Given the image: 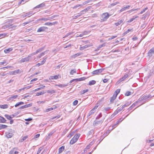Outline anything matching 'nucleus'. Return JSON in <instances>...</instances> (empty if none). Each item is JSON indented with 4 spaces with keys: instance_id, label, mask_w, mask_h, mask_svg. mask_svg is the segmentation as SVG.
<instances>
[{
    "instance_id": "49530a36",
    "label": "nucleus",
    "mask_w": 154,
    "mask_h": 154,
    "mask_svg": "<svg viewBox=\"0 0 154 154\" xmlns=\"http://www.w3.org/2000/svg\"><path fill=\"white\" fill-rule=\"evenodd\" d=\"M132 94V93L130 91H127L125 94V95L126 96H129Z\"/></svg>"
},
{
    "instance_id": "de8ad7c7",
    "label": "nucleus",
    "mask_w": 154,
    "mask_h": 154,
    "mask_svg": "<svg viewBox=\"0 0 154 154\" xmlns=\"http://www.w3.org/2000/svg\"><path fill=\"white\" fill-rule=\"evenodd\" d=\"M67 86V85H62V84H59L58 85V86L60 87L63 88L64 87Z\"/></svg>"
},
{
    "instance_id": "5fc2aeb1",
    "label": "nucleus",
    "mask_w": 154,
    "mask_h": 154,
    "mask_svg": "<svg viewBox=\"0 0 154 154\" xmlns=\"http://www.w3.org/2000/svg\"><path fill=\"white\" fill-rule=\"evenodd\" d=\"M74 134V133L71 132L70 133L68 136L67 137L71 138Z\"/></svg>"
},
{
    "instance_id": "dca6fc26",
    "label": "nucleus",
    "mask_w": 154,
    "mask_h": 154,
    "mask_svg": "<svg viewBox=\"0 0 154 154\" xmlns=\"http://www.w3.org/2000/svg\"><path fill=\"white\" fill-rule=\"evenodd\" d=\"M45 6V4L44 3H42L41 4H39V5L36 6L34 8V9H36L37 8H42L44 7Z\"/></svg>"
},
{
    "instance_id": "f257e3e1",
    "label": "nucleus",
    "mask_w": 154,
    "mask_h": 154,
    "mask_svg": "<svg viewBox=\"0 0 154 154\" xmlns=\"http://www.w3.org/2000/svg\"><path fill=\"white\" fill-rule=\"evenodd\" d=\"M147 95H145L140 97L137 101L133 103L131 106H135L137 105L138 106H141L145 102V100L148 98Z\"/></svg>"
},
{
    "instance_id": "052dcab7",
    "label": "nucleus",
    "mask_w": 154,
    "mask_h": 154,
    "mask_svg": "<svg viewBox=\"0 0 154 154\" xmlns=\"http://www.w3.org/2000/svg\"><path fill=\"white\" fill-rule=\"evenodd\" d=\"M90 145H91V144H90L89 145H87V146L86 147L84 151H85V150H87V149H89L90 148V146H91Z\"/></svg>"
},
{
    "instance_id": "58836bf2",
    "label": "nucleus",
    "mask_w": 154,
    "mask_h": 154,
    "mask_svg": "<svg viewBox=\"0 0 154 154\" xmlns=\"http://www.w3.org/2000/svg\"><path fill=\"white\" fill-rule=\"evenodd\" d=\"M110 109V108L109 107H105L102 110L104 112H106L108 111Z\"/></svg>"
},
{
    "instance_id": "79ce46f5",
    "label": "nucleus",
    "mask_w": 154,
    "mask_h": 154,
    "mask_svg": "<svg viewBox=\"0 0 154 154\" xmlns=\"http://www.w3.org/2000/svg\"><path fill=\"white\" fill-rule=\"evenodd\" d=\"M80 55V54L79 53H77L75 54L72 56V57L73 58H75L77 56H79Z\"/></svg>"
},
{
    "instance_id": "13d9d810",
    "label": "nucleus",
    "mask_w": 154,
    "mask_h": 154,
    "mask_svg": "<svg viewBox=\"0 0 154 154\" xmlns=\"http://www.w3.org/2000/svg\"><path fill=\"white\" fill-rule=\"evenodd\" d=\"M148 9V8H145V9H143L142 11H141L140 13V14H143V13L145 11Z\"/></svg>"
},
{
    "instance_id": "a211bd4d",
    "label": "nucleus",
    "mask_w": 154,
    "mask_h": 154,
    "mask_svg": "<svg viewBox=\"0 0 154 154\" xmlns=\"http://www.w3.org/2000/svg\"><path fill=\"white\" fill-rule=\"evenodd\" d=\"M89 9V8L88 7L80 11V13L81 14V15H82V14L85 13L86 12L88 11Z\"/></svg>"
},
{
    "instance_id": "bb28decb",
    "label": "nucleus",
    "mask_w": 154,
    "mask_h": 154,
    "mask_svg": "<svg viewBox=\"0 0 154 154\" xmlns=\"http://www.w3.org/2000/svg\"><path fill=\"white\" fill-rule=\"evenodd\" d=\"M12 49L11 48H8L4 50V51L5 53H8L11 51Z\"/></svg>"
},
{
    "instance_id": "423d86ee",
    "label": "nucleus",
    "mask_w": 154,
    "mask_h": 154,
    "mask_svg": "<svg viewBox=\"0 0 154 154\" xmlns=\"http://www.w3.org/2000/svg\"><path fill=\"white\" fill-rule=\"evenodd\" d=\"M104 69H100L94 71L92 73L93 75H95L98 74L102 72L104 70Z\"/></svg>"
},
{
    "instance_id": "774afa93",
    "label": "nucleus",
    "mask_w": 154,
    "mask_h": 154,
    "mask_svg": "<svg viewBox=\"0 0 154 154\" xmlns=\"http://www.w3.org/2000/svg\"><path fill=\"white\" fill-rule=\"evenodd\" d=\"M7 74L5 73V72H3L2 73H0V75H1L2 76H4L6 75Z\"/></svg>"
},
{
    "instance_id": "5701e85b",
    "label": "nucleus",
    "mask_w": 154,
    "mask_h": 154,
    "mask_svg": "<svg viewBox=\"0 0 154 154\" xmlns=\"http://www.w3.org/2000/svg\"><path fill=\"white\" fill-rule=\"evenodd\" d=\"M6 120L3 117L0 116V123H4L5 122Z\"/></svg>"
},
{
    "instance_id": "0e129e2a",
    "label": "nucleus",
    "mask_w": 154,
    "mask_h": 154,
    "mask_svg": "<svg viewBox=\"0 0 154 154\" xmlns=\"http://www.w3.org/2000/svg\"><path fill=\"white\" fill-rule=\"evenodd\" d=\"M60 117V116H55L52 117V118H51V120H52L54 119H58V118H59Z\"/></svg>"
},
{
    "instance_id": "c9c22d12",
    "label": "nucleus",
    "mask_w": 154,
    "mask_h": 154,
    "mask_svg": "<svg viewBox=\"0 0 154 154\" xmlns=\"http://www.w3.org/2000/svg\"><path fill=\"white\" fill-rule=\"evenodd\" d=\"M57 16H58V15H54L51 17H48V19H49V20H51L54 19L55 17H57Z\"/></svg>"
},
{
    "instance_id": "e433bc0d",
    "label": "nucleus",
    "mask_w": 154,
    "mask_h": 154,
    "mask_svg": "<svg viewBox=\"0 0 154 154\" xmlns=\"http://www.w3.org/2000/svg\"><path fill=\"white\" fill-rule=\"evenodd\" d=\"M47 58L48 57H47L44 58V60L41 62V63H40V64L43 65V64H44Z\"/></svg>"
},
{
    "instance_id": "f704fd0d",
    "label": "nucleus",
    "mask_w": 154,
    "mask_h": 154,
    "mask_svg": "<svg viewBox=\"0 0 154 154\" xmlns=\"http://www.w3.org/2000/svg\"><path fill=\"white\" fill-rule=\"evenodd\" d=\"M24 104V103L22 102H20L16 104L14 106H19L20 105H23Z\"/></svg>"
},
{
    "instance_id": "0eeeda50",
    "label": "nucleus",
    "mask_w": 154,
    "mask_h": 154,
    "mask_svg": "<svg viewBox=\"0 0 154 154\" xmlns=\"http://www.w3.org/2000/svg\"><path fill=\"white\" fill-rule=\"evenodd\" d=\"M123 108V106H122L120 108H118L114 112V113L112 114L111 117L112 118L114 117L119 112H120Z\"/></svg>"
},
{
    "instance_id": "a878e982",
    "label": "nucleus",
    "mask_w": 154,
    "mask_h": 154,
    "mask_svg": "<svg viewBox=\"0 0 154 154\" xmlns=\"http://www.w3.org/2000/svg\"><path fill=\"white\" fill-rule=\"evenodd\" d=\"M116 97L113 95V96L111 97L110 100V102L111 103H112L114 101V100L116 99Z\"/></svg>"
},
{
    "instance_id": "680f3d73",
    "label": "nucleus",
    "mask_w": 154,
    "mask_h": 154,
    "mask_svg": "<svg viewBox=\"0 0 154 154\" xmlns=\"http://www.w3.org/2000/svg\"><path fill=\"white\" fill-rule=\"evenodd\" d=\"M78 103V101L77 100H75L73 103V105H76Z\"/></svg>"
},
{
    "instance_id": "4c0bfd02",
    "label": "nucleus",
    "mask_w": 154,
    "mask_h": 154,
    "mask_svg": "<svg viewBox=\"0 0 154 154\" xmlns=\"http://www.w3.org/2000/svg\"><path fill=\"white\" fill-rule=\"evenodd\" d=\"M5 116L8 120H10L11 119V116L8 115L6 114L5 115Z\"/></svg>"
},
{
    "instance_id": "6e6d98bb",
    "label": "nucleus",
    "mask_w": 154,
    "mask_h": 154,
    "mask_svg": "<svg viewBox=\"0 0 154 154\" xmlns=\"http://www.w3.org/2000/svg\"><path fill=\"white\" fill-rule=\"evenodd\" d=\"M6 34H0V37L3 38L5 37L6 35Z\"/></svg>"
},
{
    "instance_id": "c85d7f7f",
    "label": "nucleus",
    "mask_w": 154,
    "mask_h": 154,
    "mask_svg": "<svg viewBox=\"0 0 154 154\" xmlns=\"http://www.w3.org/2000/svg\"><path fill=\"white\" fill-rule=\"evenodd\" d=\"M120 89H117L113 95L117 97L118 94L120 92Z\"/></svg>"
},
{
    "instance_id": "c03bdc74",
    "label": "nucleus",
    "mask_w": 154,
    "mask_h": 154,
    "mask_svg": "<svg viewBox=\"0 0 154 154\" xmlns=\"http://www.w3.org/2000/svg\"><path fill=\"white\" fill-rule=\"evenodd\" d=\"M76 73V71L75 69L72 70L70 72V73L71 75H73L74 73Z\"/></svg>"
},
{
    "instance_id": "412c9836",
    "label": "nucleus",
    "mask_w": 154,
    "mask_h": 154,
    "mask_svg": "<svg viewBox=\"0 0 154 154\" xmlns=\"http://www.w3.org/2000/svg\"><path fill=\"white\" fill-rule=\"evenodd\" d=\"M59 75H55L54 76H50L49 79H57L58 78V76Z\"/></svg>"
},
{
    "instance_id": "09e8293b",
    "label": "nucleus",
    "mask_w": 154,
    "mask_h": 154,
    "mask_svg": "<svg viewBox=\"0 0 154 154\" xmlns=\"http://www.w3.org/2000/svg\"><path fill=\"white\" fill-rule=\"evenodd\" d=\"M87 33V32H84L83 33H82L81 34H80V35H77V37H79L80 36L81 37H82L84 35H85L86 34V33Z\"/></svg>"
},
{
    "instance_id": "338daca9",
    "label": "nucleus",
    "mask_w": 154,
    "mask_h": 154,
    "mask_svg": "<svg viewBox=\"0 0 154 154\" xmlns=\"http://www.w3.org/2000/svg\"><path fill=\"white\" fill-rule=\"evenodd\" d=\"M116 37H117V36H116H116H112L111 37L109 38L108 39L109 40H111L113 38H115Z\"/></svg>"
},
{
    "instance_id": "7c9ffc66",
    "label": "nucleus",
    "mask_w": 154,
    "mask_h": 154,
    "mask_svg": "<svg viewBox=\"0 0 154 154\" xmlns=\"http://www.w3.org/2000/svg\"><path fill=\"white\" fill-rule=\"evenodd\" d=\"M8 126L0 124V130L3 129L7 127Z\"/></svg>"
},
{
    "instance_id": "ea45409f",
    "label": "nucleus",
    "mask_w": 154,
    "mask_h": 154,
    "mask_svg": "<svg viewBox=\"0 0 154 154\" xmlns=\"http://www.w3.org/2000/svg\"><path fill=\"white\" fill-rule=\"evenodd\" d=\"M125 79L124 78H123V77L119 80L116 83L119 84V83H120L121 82H122V81H123Z\"/></svg>"
},
{
    "instance_id": "9d476101",
    "label": "nucleus",
    "mask_w": 154,
    "mask_h": 154,
    "mask_svg": "<svg viewBox=\"0 0 154 154\" xmlns=\"http://www.w3.org/2000/svg\"><path fill=\"white\" fill-rule=\"evenodd\" d=\"M124 119H123L122 118H121L120 119L117 121L116 122V123H115V124H114V125H113L112 126V127L113 128H115L117 125L119 123H120V122H121Z\"/></svg>"
},
{
    "instance_id": "2eb2a0df",
    "label": "nucleus",
    "mask_w": 154,
    "mask_h": 154,
    "mask_svg": "<svg viewBox=\"0 0 154 154\" xmlns=\"http://www.w3.org/2000/svg\"><path fill=\"white\" fill-rule=\"evenodd\" d=\"M19 71V69L16 70L14 71L10 72L9 74L10 75H15L18 73Z\"/></svg>"
},
{
    "instance_id": "69168bd1",
    "label": "nucleus",
    "mask_w": 154,
    "mask_h": 154,
    "mask_svg": "<svg viewBox=\"0 0 154 154\" xmlns=\"http://www.w3.org/2000/svg\"><path fill=\"white\" fill-rule=\"evenodd\" d=\"M12 66H8L5 67H4L2 68H1L0 69H4L5 68L8 69V68H11Z\"/></svg>"
},
{
    "instance_id": "6ab92c4d",
    "label": "nucleus",
    "mask_w": 154,
    "mask_h": 154,
    "mask_svg": "<svg viewBox=\"0 0 154 154\" xmlns=\"http://www.w3.org/2000/svg\"><path fill=\"white\" fill-rule=\"evenodd\" d=\"M92 45H86L83 46L81 47L80 48V50H82L85 49L86 48L88 47H90Z\"/></svg>"
},
{
    "instance_id": "9b49d317",
    "label": "nucleus",
    "mask_w": 154,
    "mask_h": 154,
    "mask_svg": "<svg viewBox=\"0 0 154 154\" xmlns=\"http://www.w3.org/2000/svg\"><path fill=\"white\" fill-rule=\"evenodd\" d=\"M154 54V47L151 49L148 52V56L150 57L152 55V54Z\"/></svg>"
},
{
    "instance_id": "aec40b11",
    "label": "nucleus",
    "mask_w": 154,
    "mask_h": 154,
    "mask_svg": "<svg viewBox=\"0 0 154 154\" xmlns=\"http://www.w3.org/2000/svg\"><path fill=\"white\" fill-rule=\"evenodd\" d=\"M18 97L17 95H13L9 97L8 98L9 100H11V101L13 100L14 99Z\"/></svg>"
},
{
    "instance_id": "20e7f679",
    "label": "nucleus",
    "mask_w": 154,
    "mask_h": 154,
    "mask_svg": "<svg viewBox=\"0 0 154 154\" xmlns=\"http://www.w3.org/2000/svg\"><path fill=\"white\" fill-rule=\"evenodd\" d=\"M48 28L46 26H42L39 27L37 30L38 32H46L48 30Z\"/></svg>"
},
{
    "instance_id": "473e14b6",
    "label": "nucleus",
    "mask_w": 154,
    "mask_h": 154,
    "mask_svg": "<svg viewBox=\"0 0 154 154\" xmlns=\"http://www.w3.org/2000/svg\"><path fill=\"white\" fill-rule=\"evenodd\" d=\"M86 79V78L85 77H83L79 79H76V82L81 81L83 80H84Z\"/></svg>"
},
{
    "instance_id": "4d7b16f0",
    "label": "nucleus",
    "mask_w": 154,
    "mask_h": 154,
    "mask_svg": "<svg viewBox=\"0 0 154 154\" xmlns=\"http://www.w3.org/2000/svg\"><path fill=\"white\" fill-rule=\"evenodd\" d=\"M137 17H136L135 18H132L130 19V20H129L128 21V22L130 23L132 22L136 18H137Z\"/></svg>"
},
{
    "instance_id": "bf43d9fd",
    "label": "nucleus",
    "mask_w": 154,
    "mask_h": 154,
    "mask_svg": "<svg viewBox=\"0 0 154 154\" xmlns=\"http://www.w3.org/2000/svg\"><path fill=\"white\" fill-rule=\"evenodd\" d=\"M102 116V114L101 113H100L98 116L96 118V119H98L101 117Z\"/></svg>"
},
{
    "instance_id": "c756f323",
    "label": "nucleus",
    "mask_w": 154,
    "mask_h": 154,
    "mask_svg": "<svg viewBox=\"0 0 154 154\" xmlns=\"http://www.w3.org/2000/svg\"><path fill=\"white\" fill-rule=\"evenodd\" d=\"M123 21V20H120L118 21L117 23H115V25L116 26H118V25H120L122 23Z\"/></svg>"
},
{
    "instance_id": "f03ea898",
    "label": "nucleus",
    "mask_w": 154,
    "mask_h": 154,
    "mask_svg": "<svg viewBox=\"0 0 154 154\" xmlns=\"http://www.w3.org/2000/svg\"><path fill=\"white\" fill-rule=\"evenodd\" d=\"M111 16L107 12L104 13H103L101 16V22H103L106 21L107 20L109 17Z\"/></svg>"
},
{
    "instance_id": "ddd939ff",
    "label": "nucleus",
    "mask_w": 154,
    "mask_h": 154,
    "mask_svg": "<svg viewBox=\"0 0 154 154\" xmlns=\"http://www.w3.org/2000/svg\"><path fill=\"white\" fill-rule=\"evenodd\" d=\"M131 5H128L126 7H125L123 8H122L120 10V12H121L122 11H124L125 10L129 9Z\"/></svg>"
},
{
    "instance_id": "37998d69",
    "label": "nucleus",
    "mask_w": 154,
    "mask_h": 154,
    "mask_svg": "<svg viewBox=\"0 0 154 154\" xmlns=\"http://www.w3.org/2000/svg\"><path fill=\"white\" fill-rule=\"evenodd\" d=\"M88 91V89H85L81 91V94H85V93L87 92Z\"/></svg>"
},
{
    "instance_id": "72a5a7b5",
    "label": "nucleus",
    "mask_w": 154,
    "mask_h": 154,
    "mask_svg": "<svg viewBox=\"0 0 154 154\" xmlns=\"http://www.w3.org/2000/svg\"><path fill=\"white\" fill-rule=\"evenodd\" d=\"M45 93V92H44V91H42V92H38L36 94V95L37 96H38L39 95H42Z\"/></svg>"
},
{
    "instance_id": "1a4fd4ad",
    "label": "nucleus",
    "mask_w": 154,
    "mask_h": 154,
    "mask_svg": "<svg viewBox=\"0 0 154 154\" xmlns=\"http://www.w3.org/2000/svg\"><path fill=\"white\" fill-rule=\"evenodd\" d=\"M98 106H94V107L91 109L89 112L88 115L87 116L88 118H90V116L95 112V110L97 108Z\"/></svg>"
},
{
    "instance_id": "603ef678",
    "label": "nucleus",
    "mask_w": 154,
    "mask_h": 154,
    "mask_svg": "<svg viewBox=\"0 0 154 154\" xmlns=\"http://www.w3.org/2000/svg\"><path fill=\"white\" fill-rule=\"evenodd\" d=\"M53 109V108L52 107L50 108H48L46 109L45 112H48L49 111H51Z\"/></svg>"
},
{
    "instance_id": "f3484780",
    "label": "nucleus",
    "mask_w": 154,
    "mask_h": 154,
    "mask_svg": "<svg viewBox=\"0 0 154 154\" xmlns=\"http://www.w3.org/2000/svg\"><path fill=\"white\" fill-rule=\"evenodd\" d=\"M5 134L8 138H11L13 135L12 133L9 132H6Z\"/></svg>"
},
{
    "instance_id": "4468645a",
    "label": "nucleus",
    "mask_w": 154,
    "mask_h": 154,
    "mask_svg": "<svg viewBox=\"0 0 154 154\" xmlns=\"http://www.w3.org/2000/svg\"><path fill=\"white\" fill-rule=\"evenodd\" d=\"M58 23L57 22V21L53 22V23H50V22H47L45 23L44 24V25H48L49 26H51L53 25H54L55 24H57Z\"/></svg>"
},
{
    "instance_id": "4be33fe9",
    "label": "nucleus",
    "mask_w": 154,
    "mask_h": 154,
    "mask_svg": "<svg viewBox=\"0 0 154 154\" xmlns=\"http://www.w3.org/2000/svg\"><path fill=\"white\" fill-rule=\"evenodd\" d=\"M39 21H46L49 20L48 17H43L38 19Z\"/></svg>"
},
{
    "instance_id": "b1692460",
    "label": "nucleus",
    "mask_w": 154,
    "mask_h": 154,
    "mask_svg": "<svg viewBox=\"0 0 154 154\" xmlns=\"http://www.w3.org/2000/svg\"><path fill=\"white\" fill-rule=\"evenodd\" d=\"M65 146H62L59 149V153H61L64 149Z\"/></svg>"
},
{
    "instance_id": "8fccbe9b",
    "label": "nucleus",
    "mask_w": 154,
    "mask_h": 154,
    "mask_svg": "<svg viewBox=\"0 0 154 154\" xmlns=\"http://www.w3.org/2000/svg\"><path fill=\"white\" fill-rule=\"evenodd\" d=\"M131 101H128L127 103H126L123 106H128L131 105Z\"/></svg>"
},
{
    "instance_id": "3c124183",
    "label": "nucleus",
    "mask_w": 154,
    "mask_h": 154,
    "mask_svg": "<svg viewBox=\"0 0 154 154\" xmlns=\"http://www.w3.org/2000/svg\"><path fill=\"white\" fill-rule=\"evenodd\" d=\"M38 53V51L37 50L36 51V52L33 53L32 54H29V55L30 56V57L31 56H33V55H35L36 54H37Z\"/></svg>"
},
{
    "instance_id": "cd10ccee",
    "label": "nucleus",
    "mask_w": 154,
    "mask_h": 154,
    "mask_svg": "<svg viewBox=\"0 0 154 154\" xmlns=\"http://www.w3.org/2000/svg\"><path fill=\"white\" fill-rule=\"evenodd\" d=\"M27 138H28L27 136H24V137H23L22 139H21L19 140V142H22L24 140H26Z\"/></svg>"
},
{
    "instance_id": "a18cd8bd",
    "label": "nucleus",
    "mask_w": 154,
    "mask_h": 154,
    "mask_svg": "<svg viewBox=\"0 0 154 154\" xmlns=\"http://www.w3.org/2000/svg\"><path fill=\"white\" fill-rule=\"evenodd\" d=\"M18 153V152L17 151H14V150H11L10 152V154H17Z\"/></svg>"
},
{
    "instance_id": "7ed1b4c3",
    "label": "nucleus",
    "mask_w": 154,
    "mask_h": 154,
    "mask_svg": "<svg viewBox=\"0 0 154 154\" xmlns=\"http://www.w3.org/2000/svg\"><path fill=\"white\" fill-rule=\"evenodd\" d=\"M80 134H77L75 135L70 142L71 144H73L76 142L79 139Z\"/></svg>"
},
{
    "instance_id": "e2e57ef3",
    "label": "nucleus",
    "mask_w": 154,
    "mask_h": 154,
    "mask_svg": "<svg viewBox=\"0 0 154 154\" xmlns=\"http://www.w3.org/2000/svg\"><path fill=\"white\" fill-rule=\"evenodd\" d=\"M81 15H81V14H80V13H79L76 16L74 17V19H76L77 18H78V17H79Z\"/></svg>"
},
{
    "instance_id": "864d4df0",
    "label": "nucleus",
    "mask_w": 154,
    "mask_h": 154,
    "mask_svg": "<svg viewBox=\"0 0 154 154\" xmlns=\"http://www.w3.org/2000/svg\"><path fill=\"white\" fill-rule=\"evenodd\" d=\"M72 33V32H69L68 33H67L65 36H64L63 38H65L66 37L68 36L69 35H71Z\"/></svg>"
},
{
    "instance_id": "6e6552de",
    "label": "nucleus",
    "mask_w": 154,
    "mask_h": 154,
    "mask_svg": "<svg viewBox=\"0 0 154 154\" xmlns=\"http://www.w3.org/2000/svg\"><path fill=\"white\" fill-rule=\"evenodd\" d=\"M97 119H95L94 121L93 125L94 126H96L98 125H101L103 122V121L102 120H100V121H97Z\"/></svg>"
},
{
    "instance_id": "39448f33",
    "label": "nucleus",
    "mask_w": 154,
    "mask_h": 154,
    "mask_svg": "<svg viewBox=\"0 0 154 154\" xmlns=\"http://www.w3.org/2000/svg\"><path fill=\"white\" fill-rule=\"evenodd\" d=\"M30 57V56L29 55L27 57L22 58L20 60L18 61V63H23L25 62H28L29 60Z\"/></svg>"
},
{
    "instance_id": "2f4dec72",
    "label": "nucleus",
    "mask_w": 154,
    "mask_h": 154,
    "mask_svg": "<svg viewBox=\"0 0 154 154\" xmlns=\"http://www.w3.org/2000/svg\"><path fill=\"white\" fill-rule=\"evenodd\" d=\"M96 82L95 81L91 80V81H90L88 83V85H93L94 84H95Z\"/></svg>"
},
{
    "instance_id": "f8f14e48",
    "label": "nucleus",
    "mask_w": 154,
    "mask_h": 154,
    "mask_svg": "<svg viewBox=\"0 0 154 154\" xmlns=\"http://www.w3.org/2000/svg\"><path fill=\"white\" fill-rule=\"evenodd\" d=\"M34 14V13H33L32 11H31L29 12L26 13L25 14V15H22V16L23 18H24L25 17L27 16H29V17L30 15H32Z\"/></svg>"
},
{
    "instance_id": "393cba45",
    "label": "nucleus",
    "mask_w": 154,
    "mask_h": 154,
    "mask_svg": "<svg viewBox=\"0 0 154 154\" xmlns=\"http://www.w3.org/2000/svg\"><path fill=\"white\" fill-rule=\"evenodd\" d=\"M71 106H67V107L65 108V110L67 112H71L73 109H70L71 108Z\"/></svg>"
},
{
    "instance_id": "a19ab883",
    "label": "nucleus",
    "mask_w": 154,
    "mask_h": 154,
    "mask_svg": "<svg viewBox=\"0 0 154 154\" xmlns=\"http://www.w3.org/2000/svg\"><path fill=\"white\" fill-rule=\"evenodd\" d=\"M47 92L48 93L53 94L55 92L53 90H48L47 91Z\"/></svg>"
}]
</instances>
